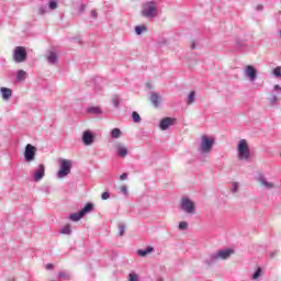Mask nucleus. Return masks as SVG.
<instances>
[{
	"label": "nucleus",
	"instance_id": "nucleus-47",
	"mask_svg": "<svg viewBox=\"0 0 281 281\" xmlns=\"http://www.w3.org/2000/svg\"><path fill=\"white\" fill-rule=\"evenodd\" d=\"M280 157H281V153H280Z\"/></svg>",
	"mask_w": 281,
	"mask_h": 281
},
{
	"label": "nucleus",
	"instance_id": "nucleus-2",
	"mask_svg": "<svg viewBox=\"0 0 281 281\" xmlns=\"http://www.w3.org/2000/svg\"><path fill=\"white\" fill-rule=\"evenodd\" d=\"M237 153L239 159L249 160L251 153L249 151V144H247L246 139H240L237 146Z\"/></svg>",
	"mask_w": 281,
	"mask_h": 281
},
{
	"label": "nucleus",
	"instance_id": "nucleus-29",
	"mask_svg": "<svg viewBox=\"0 0 281 281\" xmlns=\"http://www.w3.org/2000/svg\"><path fill=\"white\" fill-rule=\"evenodd\" d=\"M261 273H262V270L260 268H258L257 271L252 276V280H258V278Z\"/></svg>",
	"mask_w": 281,
	"mask_h": 281
},
{
	"label": "nucleus",
	"instance_id": "nucleus-20",
	"mask_svg": "<svg viewBox=\"0 0 281 281\" xmlns=\"http://www.w3.org/2000/svg\"><path fill=\"white\" fill-rule=\"evenodd\" d=\"M26 78V72L24 70H19L16 75L18 82H23Z\"/></svg>",
	"mask_w": 281,
	"mask_h": 281
},
{
	"label": "nucleus",
	"instance_id": "nucleus-27",
	"mask_svg": "<svg viewBox=\"0 0 281 281\" xmlns=\"http://www.w3.org/2000/svg\"><path fill=\"white\" fill-rule=\"evenodd\" d=\"M273 76H276L277 78H281V67L278 66L273 69Z\"/></svg>",
	"mask_w": 281,
	"mask_h": 281
},
{
	"label": "nucleus",
	"instance_id": "nucleus-40",
	"mask_svg": "<svg viewBox=\"0 0 281 281\" xmlns=\"http://www.w3.org/2000/svg\"><path fill=\"white\" fill-rule=\"evenodd\" d=\"M233 192H238V183H233Z\"/></svg>",
	"mask_w": 281,
	"mask_h": 281
},
{
	"label": "nucleus",
	"instance_id": "nucleus-28",
	"mask_svg": "<svg viewBox=\"0 0 281 281\" xmlns=\"http://www.w3.org/2000/svg\"><path fill=\"white\" fill-rule=\"evenodd\" d=\"M132 117H133L134 122H140V120H142V117L139 116V113H137V112H133Z\"/></svg>",
	"mask_w": 281,
	"mask_h": 281
},
{
	"label": "nucleus",
	"instance_id": "nucleus-45",
	"mask_svg": "<svg viewBox=\"0 0 281 281\" xmlns=\"http://www.w3.org/2000/svg\"><path fill=\"white\" fill-rule=\"evenodd\" d=\"M191 48L196 49V44H194V42H192Z\"/></svg>",
	"mask_w": 281,
	"mask_h": 281
},
{
	"label": "nucleus",
	"instance_id": "nucleus-4",
	"mask_svg": "<svg viewBox=\"0 0 281 281\" xmlns=\"http://www.w3.org/2000/svg\"><path fill=\"white\" fill-rule=\"evenodd\" d=\"M59 164H60V167L58 171V177L59 179H64V177H67V175L71 173V160L61 159Z\"/></svg>",
	"mask_w": 281,
	"mask_h": 281
},
{
	"label": "nucleus",
	"instance_id": "nucleus-30",
	"mask_svg": "<svg viewBox=\"0 0 281 281\" xmlns=\"http://www.w3.org/2000/svg\"><path fill=\"white\" fill-rule=\"evenodd\" d=\"M101 199L103 201H109V199H111V194L109 192H103Z\"/></svg>",
	"mask_w": 281,
	"mask_h": 281
},
{
	"label": "nucleus",
	"instance_id": "nucleus-13",
	"mask_svg": "<svg viewBox=\"0 0 281 281\" xmlns=\"http://www.w3.org/2000/svg\"><path fill=\"white\" fill-rule=\"evenodd\" d=\"M0 92L2 95V100H4L5 102H8V100L12 98V90L10 88L2 87L0 89Z\"/></svg>",
	"mask_w": 281,
	"mask_h": 281
},
{
	"label": "nucleus",
	"instance_id": "nucleus-21",
	"mask_svg": "<svg viewBox=\"0 0 281 281\" xmlns=\"http://www.w3.org/2000/svg\"><path fill=\"white\" fill-rule=\"evenodd\" d=\"M194 98H196V92L195 91H191L188 95V101L187 104H194Z\"/></svg>",
	"mask_w": 281,
	"mask_h": 281
},
{
	"label": "nucleus",
	"instance_id": "nucleus-9",
	"mask_svg": "<svg viewBox=\"0 0 281 281\" xmlns=\"http://www.w3.org/2000/svg\"><path fill=\"white\" fill-rule=\"evenodd\" d=\"M232 254H234L233 249H226V250H218L215 255H214V259L215 260H227V258H229V256H232Z\"/></svg>",
	"mask_w": 281,
	"mask_h": 281
},
{
	"label": "nucleus",
	"instance_id": "nucleus-7",
	"mask_svg": "<svg viewBox=\"0 0 281 281\" xmlns=\"http://www.w3.org/2000/svg\"><path fill=\"white\" fill-rule=\"evenodd\" d=\"M36 157V147L32 144H27L24 150V158L26 161H34Z\"/></svg>",
	"mask_w": 281,
	"mask_h": 281
},
{
	"label": "nucleus",
	"instance_id": "nucleus-31",
	"mask_svg": "<svg viewBox=\"0 0 281 281\" xmlns=\"http://www.w3.org/2000/svg\"><path fill=\"white\" fill-rule=\"evenodd\" d=\"M120 192H122V194H128V187L122 186V187L120 188Z\"/></svg>",
	"mask_w": 281,
	"mask_h": 281
},
{
	"label": "nucleus",
	"instance_id": "nucleus-32",
	"mask_svg": "<svg viewBox=\"0 0 281 281\" xmlns=\"http://www.w3.org/2000/svg\"><path fill=\"white\" fill-rule=\"evenodd\" d=\"M179 229H188V222H180Z\"/></svg>",
	"mask_w": 281,
	"mask_h": 281
},
{
	"label": "nucleus",
	"instance_id": "nucleus-14",
	"mask_svg": "<svg viewBox=\"0 0 281 281\" xmlns=\"http://www.w3.org/2000/svg\"><path fill=\"white\" fill-rule=\"evenodd\" d=\"M46 60L50 64V65H56V63H58V55L54 52H48L46 54Z\"/></svg>",
	"mask_w": 281,
	"mask_h": 281
},
{
	"label": "nucleus",
	"instance_id": "nucleus-46",
	"mask_svg": "<svg viewBox=\"0 0 281 281\" xmlns=\"http://www.w3.org/2000/svg\"><path fill=\"white\" fill-rule=\"evenodd\" d=\"M115 106H117V100H114Z\"/></svg>",
	"mask_w": 281,
	"mask_h": 281
},
{
	"label": "nucleus",
	"instance_id": "nucleus-38",
	"mask_svg": "<svg viewBox=\"0 0 281 281\" xmlns=\"http://www.w3.org/2000/svg\"><path fill=\"white\" fill-rule=\"evenodd\" d=\"M256 10H257V12H262V10H265V5H262V4H257V5H256Z\"/></svg>",
	"mask_w": 281,
	"mask_h": 281
},
{
	"label": "nucleus",
	"instance_id": "nucleus-5",
	"mask_svg": "<svg viewBox=\"0 0 281 281\" xmlns=\"http://www.w3.org/2000/svg\"><path fill=\"white\" fill-rule=\"evenodd\" d=\"M181 210L186 212V214H194L196 212V206L194 205V202L190 200L189 198H182L180 203Z\"/></svg>",
	"mask_w": 281,
	"mask_h": 281
},
{
	"label": "nucleus",
	"instance_id": "nucleus-16",
	"mask_svg": "<svg viewBox=\"0 0 281 281\" xmlns=\"http://www.w3.org/2000/svg\"><path fill=\"white\" fill-rule=\"evenodd\" d=\"M150 102L157 109V106H159V103L161 102V97H159L158 94H151Z\"/></svg>",
	"mask_w": 281,
	"mask_h": 281
},
{
	"label": "nucleus",
	"instance_id": "nucleus-10",
	"mask_svg": "<svg viewBox=\"0 0 281 281\" xmlns=\"http://www.w3.org/2000/svg\"><path fill=\"white\" fill-rule=\"evenodd\" d=\"M93 133H91V131H86L83 132V136H82V143L85 144V146H91V144H93Z\"/></svg>",
	"mask_w": 281,
	"mask_h": 281
},
{
	"label": "nucleus",
	"instance_id": "nucleus-18",
	"mask_svg": "<svg viewBox=\"0 0 281 281\" xmlns=\"http://www.w3.org/2000/svg\"><path fill=\"white\" fill-rule=\"evenodd\" d=\"M111 137L113 139H120V137H122V130L115 127L111 131Z\"/></svg>",
	"mask_w": 281,
	"mask_h": 281
},
{
	"label": "nucleus",
	"instance_id": "nucleus-37",
	"mask_svg": "<svg viewBox=\"0 0 281 281\" xmlns=\"http://www.w3.org/2000/svg\"><path fill=\"white\" fill-rule=\"evenodd\" d=\"M126 179H128V173H122V175L120 176V180H121V181H126Z\"/></svg>",
	"mask_w": 281,
	"mask_h": 281
},
{
	"label": "nucleus",
	"instance_id": "nucleus-22",
	"mask_svg": "<svg viewBox=\"0 0 281 281\" xmlns=\"http://www.w3.org/2000/svg\"><path fill=\"white\" fill-rule=\"evenodd\" d=\"M59 234H66L67 236H69V234H71V225L66 224L59 232Z\"/></svg>",
	"mask_w": 281,
	"mask_h": 281
},
{
	"label": "nucleus",
	"instance_id": "nucleus-44",
	"mask_svg": "<svg viewBox=\"0 0 281 281\" xmlns=\"http://www.w3.org/2000/svg\"><path fill=\"white\" fill-rule=\"evenodd\" d=\"M274 91H281L280 85H276V86H274Z\"/></svg>",
	"mask_w": 281,
	"mask_h": 281
},
{
	"label": "nucleus",
	"instance_id": "nucleus-15",
	"mask_svg": "<svg viewBox=\"0 0 281 281\" xmlns=\"http://www.w3.org/2000/svg\"><path fill=\"white\" fill-rule=\"evenodd\" d=\"M256 74H257V70L256 68H254V66L248 65L246 67V76H248L250 80H256Z\"/></svg>",
	"mask_w": 281,
	"mask_h": 281
},
{
	"label": "nucleus",
	"instance_id": "nucleus-33",
	"mask_svg": "<svg viewBox=\"0 0 281 281\" xmlns=\"http://www.w3.org/2000/svg\"><path fill=\"white\" fill-rule=\"evenodd\" d=\"M56 8H58V3L56 1H52L49 3V10H56Z\"/></svg>",
	"mask_w": 281,
	"mask_h": 281
},
{
	"label": "nucleus",
	"instance_id": "nucleus-11",
	"mask_svg": "<svg viewBox=\"0 0 281 281\" xmlns=\"http://www.w3.org/2000/svg\"><path fill=\"white\" fill-rule=\"evenodd\" d=\"M45 177V165H38V169L34 171V181H41Z\"/></svg>",
	"mask_w": 281,
	"mask_h": 281
},
{
	"label": "nucleus",
	"instance_id": "nucleus-19",
	"mask_svg": "<svg viewBox=\"0 0 281 281\" xmlns=\"http://www.w3.org/2000/svg\"><path fill=\"white\" fill-rule=\"evenodd\" d=\"M153 251H155V249L153 247H147L144 250H137L138 256H140L142 258H145V256H147L148 254H153Z\"/></svg>",
	"mask_w": 281,
	"mask_h": 281
},
{
	"label": "nucleus",
	"instance_id": "nucleus-3",
	"mask_svg": "<svg viewBox=\"0 0 281 281\" xmlns=\"http://www.w3.org/2000/svg\"><path fill=\"white\" fill-rule=\"evenodd\" d=\"M14 63H25L27 60V50L23 46H16L13 50Z\"/></svg>",
	"mask_w": 281,
	"mask_h": 281
},
{
	"label": "nucleus",
	"instance_id": "nucleus-1",
	"mask_svg": "<svg viewBox=\"0 0 281 281\" xmlns=\"http://www.w3.org/2000/svg\"><path fill=\"white\" fill-rule=\"evenodd\" d=\"M140 14L146 19H155V16H157V3L153 1L145 2L143 4Z\"/></svg>",
	"mask_w": 281,
	"mask_h": 281
},
{
	"label": "nucleus",
	"instance_id": "nucleus-24",
	"mask_svg": "<svg viewBox=\"0 0 281 281\" xmlns=\"http://www.w3.org/2000/svg\"><path fill=\"white\" fill-rule=\"evenodd\" d=\"M147 31V29H146V26L145 25H138V26H136L135 27V32H136V34H144V32H146Z\"/></svg>",
	"mask_w": 281,
	"mask_h": 281
},
{
	"label": "nucleus",
	"instance_id": "nucleus-43",
	"mask_svg": "<svg viewBox=\"0 0 281 281\" xmlns=\"http://www.w3.org/2000/svg\"><path fill=\"white\" fill-rule=\"evenodd\" d=\"M86 9H87V4H81L80 12H85Z\"/></svg>",
	"mask_w": 281,
	"mask_h": 281
},
{
	"label": "nucleus",
	"instance_id": "nucleus-42",
	"mask_svg": "<svg viewBox=\"0 0 281 281\" xmlns=\"http://www.w3.org/2000/svg\"><path fill=\"white\" fill-rule=\"evenodd\" d=\"M46 269H47L48 271L52 270V269H54V265L47 263V265H46Z\"/></svg>",
	"mask_w": 281,
	"mask_h": 281
},
{
	"label": "nucleus",
	"instance_id": "nucleus-8",
	"mask_svg": "<svg viewBox=\"0 0 281 281\" xmlns=\"http://www.w3.org/2000/svg\"><path fill=\"white\" fill-rule=\"evenodd\" d=\"M177 122V119H172V117H165L160 121V131H168V128H170V126L175 125V123Z\"/></svg>",
	"mask_w": 281,
	"mask_h": 281
},
{
	"label": "nucleus",
	"instance_id": "nucleus-41",
	"mask_svg": "<svg viewBox=\"0 0 281 281\" xmlns=\"http://www.w3.org/2000/svg\"><path fill=\"white\" fill-rule=\"evenodd\" d=\"M91 15H92L93 19H98V11L92 10Z\"/></svg>",
	"mask_w": 281,
	"mask_h": 281
},
{
	"label": "nucleus",
	"instance_id": "nucleus-12",
	"mask_svg": "<svg viewBox=\"0 0 281 281\" xmlns=\"http://www.w3.org/2000/svg\"><path fill=\"white\" fill-rule=\"evenodd\" d=\"M116 153H117L119 157H122L124 159V157H126V155H128V149L126 148V146L117 143L116 144Z\"/></svg>",
	"mask_w": 281,
	"mask_h": 281
},
{
	"label": "nucleus",
	"instance_id": "nucleus-6",
	"mask_svg": "<svg viewBox=\"0 0 281 281\" xmlns=\"http://www.w3.org/2000/svg\"><path fill=\"white\" fill-rule=\"evenodd\" d=\"M212 146H214V139L207 136H202V143L200 146V150L203 154H207L212 150Z\"/></svg>",
	"mask_w": 281,
	"mask_h": 281
},
{
	"label": "nucleus",
	"instance_id": "nucleus-23",
	"mask_svg": "<svg viewBox=\"0 0 281 281\" xmlns=\"http://www.w3.org/2000/svg\"><path fill=\"white\" fill-rule=\"evenodd\" d=\"M82 217L83 216L81 215L80 211L78 213L70 214V216H69L70 221H74V222H78Z\"/></svg>",
	"mask_w": 281,
	"mask_h": 281
},
{
	"label": "nucleus",
	"instance_id": "nucleus-39",
	"mask_svg": "<svg viewBox=\"0 0 281 281\" xmlns=\"http://www.w3.org/2000/svg\"><path fill=\"white\" fill-rule=\"evenodd\" d=\"M59 278L60 279H68L69 274H67L66 272H59Z\"/></svg>",
	"mask_w": 281,
	"mask_h": 281
},
{
	"label": "nucleus",
	"instance_id": "nucleus-35",
	"mask_svg": "<svg viewBox=\"0 0 281 281\" xmlns=\"http://www.w3.org/2000/svg\"><path fill=\"white\" fill-rule=\"evenodd\" d=\"M125 232H126V227L124 225L120 226L119 236H124Z\"/></svg>",
	"mask_w": 281,
	"mask_h": 281
},
{
	"label": "nucleus",
	"instance_id": "nucleus-34",
	"mask_svg": "<svg viewBox=\"0 0 281 281\" xmlns=\"http://www.w3.org/2000/svg\"><path fill=\"white\" fill-rule=\"evenodd\" d=\"M271 104H276V102H278V98L276 97V94H271L270 98H269Z\"/></svg>",
	"mask_w": 281,
	"mask_h": 281
},
{
	"label": "nucleus",
	"instance_id": "nucleus-17",
	"mask_svg": "<svg viewBox=\"0 0 281 281\" xmlns=\"http://www.w3.org/2000/svg\"><path fill=\"white\" fill-rule=\"evenodd\" d=\"M89 212H93V204L88 203L83 209L79 211L81 213V216H85V214H89Z\"/></svg>",
	"mask_w": 281,
	"mask_h": 281
},
{
	"label": "nucleus",
	"instance_id": "nucleus-26",
	"mask_svg": "<svg viewBox=\"0 0 281 281\" xmlns=\"http://www.w3.org/2000/svg\"><path fill=\"white\" fill-rule=\"evenodd\" d=\"M128 281H139V276L137 273H130Z\"/></svg>",
	"mask_w": 281,
	"mask_h": 281
},
{
	"label": "nucleus",
	"instance_id": "nucleus-36",
	"mask_svg": "<svg viewBox=\"0 0 281 281\" xmlns=\"http://www.w3.org/2000/svg\"><path fill=\"white\" fill-rule=\"evenodd\" d=\"M262 186H266V188H273V183L267 182V181H261Z\"/></svg>",
	"mask_w": 281,
	"mask_h": 281
},
{
	"label": "nucleus",
	"instance_id": "nucleus-25",
	"mask_svg": "<svg viewBox=\"0 0 281 281\" xmlns=\"http://www.w3.org/2000/svg\"><path fill=\"white\" fill-rule=\"evenodd\" d=\"M88 113H94L95 115H100V113H102V110L100 108H89Z\"/></svg>",
	"mask_w": 281,
	"mask_h": 281
}]
</instances>
